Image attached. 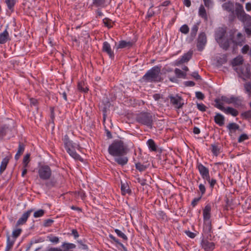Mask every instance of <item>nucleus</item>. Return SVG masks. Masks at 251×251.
<instances>
[{"label": "nucleus", "mask_w": 251, "mask_h": 251, "mask_svg": "<svg viewBox=\"0 0 251 251\" xmlns=\"http://www.w3.org/2000/svg\"><path fill=\"white\" fill-rule=\"evenodd\" d=\"M9 127L6 125H4L0 127V138H2L6 135Z\"/></svg>", "instance_id": "nucleus-37"}, {"label": "nucleus", "mask_w": 251, "mask_h": 251, "mask_svg": "<svg viewBox=\"0 0 251 251\" xmlns=\"http://www.w3.org/2000/svg\"><path fill=\"white\" fill-rule=\"evenodd\" d=\"M25 145L24 143L21 142H19L18 151L16 154L15 155V159L16 160H18L20 156L23 154L24 152Z\"/></svg>", "instance_id": "nucleus-22"}, {"label": "nucleus", "mask_w": 251, "mask_h": 251, "mask_svg": "<svg viewBox=\"0 0 251 251\" xmlns=\"http://www.w3.org/2000/svg\"><path fill=\"white\" fill-rule=\"evenodd\" d=\"M57 181L54 179H51L46 182L45 185L48 188L54 187L56 184Z\"/></svg>", "instance_id": "nucleus-49"}, {"label": "nucleus", "mask_w": 251, "mask_h": 251, "mask_svg": "<svg viewBox=\"0 0 251 251\" xmlns=\"http://www.w3.org/2000/svg\"><path fill=\"white\" fill-rule=\"evenodd\" d=\"M211 206L210 204H206L203 209V231L211 236L212 225L210 220Z\"/></svg>", "instance_id": "nucleus-5"}, {"label": "nucleus", "mask_w": 251, "mask_h": 251, "mask_svg": "<svg viewBox=\"0 0 251 251\" xmlns=\"http://www.w3.org/2000/svg\"><path fill=\"white\" fill-rule=\"evenodd\" d=\"M241 116L244 119H251V109L242 113Z\"/></svg>", "instance_id": "nucleus-47"}, {"label": "nucleus", "mask_w": 251, "mask_h": 251, "mask_svg": "<svg viewBox=\"0 0 251 251\" xmlns=\"http://www.w3.org/2000/svg\"><path fill=\"white\" fill-rule=\"evenodd\" d=\"M53 220L50 219L45 220L44 221L43 226L45 227L50 226L51 225V224L53 223Z\"/></svg>", "instance_id": "nucleus-53"}, {"label": "nucleus", "mask_w": 251, "mask_h": 251, "mask_svg": "<svg viewBox=\"0 0 251 251\" xmlns=\"http://www.w3.org/2000/svg\"><path fill=\"white\" fill-rule=\"evenodd\" d=\"M62 247L64 249V250H69L70 249H75L76 247L75 244L73 243H64L62 245Z\"/></svg>", "instance_id": "nucleus-43"}, {"label": "nucleus", "mask_w": 251, "mask_h": 251, "mask_svg": "<svg viewBox=\"0 0 251 251\" xmlns=\"http://www.w3.org/2000/svg\"><path fill=\"white\" fill-rule=\"evenodd\" d=\"M199 23H197L192 27L191 31V36L192 37H195L196 36L199 29Z\"/></svg>", "instance_id": "nucleus-44"}, {"label": "nucleus", "mask_w": 251, "mask_h": 251, "mask_svg": "<svg viewBox=\"0 0 251 251\" xmlns=\"http://www.w3.org/2000/svg\"><path fill=\"white\" fill-rule=\"evenodd\" d=\"M169 98L170 99L171 103H172L175 108L177 109H180L182 108L183 105V103L181 102L182 98L180 97H174L172 95L169 96Z\"/></svg>", "instance_id": "nucleus-12"}, {"label": "nucleus", "mask_w": 251, "mask_h": 251, "mask_svg": "<svg viewBox=\"0 0 251 251\" xmlns=\"http://www.w3.org/2000/svg\"><path fill=\"white\" fill-rule=\"evenodd\" d=\"M231 36V39L232 42L234 44V45L242 46L244 43L245 38L243 36L242 34L240 32H239L237 34L236 39L233 40L232 36L231 35H230Z\"/></svg>", "instance_id": "nucleus-16"}, {"label": "nucleus", "mask_w": 251, "mask_h": 251, "mask_svg": "<svg viewBox=\"0 0 251 251\" xmlns=\"http://www.w3.org/2000/svg\"><path fill=\"white\" fill-rule=\"evenodd\" d=\"M245 93L249 96H251V82H248L244 85Z\"/></svg>", "instance_id": "nucleus-42"}, {"label": "nucleus", "mask_w": 251, "mask_h": 251, "mask_svg": "<svg viewBox=\"0 0 251 251\" xmlns=\"http://www.w3.org/2000/svg\"><path fill=\"white\" fill-rule=\"evenodd\" d=\"M10 40L9 33L6 29L0 33V44H4Z\"/></svg>", "instance_id": "nucleus-21"}, {"label": "nucleus", "mask_w": 251, "mask_h": 251, "mask_svg": "<svg viewBox=\"0 0 251 251\" xmlns=\"http://www.w3.org/2000/svg\"><path fill=\"white\" fill-rule=\"evenodd\" d=\"M227 128L229 129L230 132H235L236 130L239 129L240 126L235 123H231L227 126Z\"/></svg>", "instance_id": "nucleus-33"}, {"label": "nucleus", "mask_w": 251, "mask_h": 251, "mask_svg": "<svg viewBox=\"0 0 251 251\" xmlns=\"http://www.w3.org/2000/svg\"><path fill=\"white\" fill-rule=\"evenodd\" d=\"M196 96L197 99L201 100H203L204 98V94L201 92H197L196 93Z\"/></svg>", "instance_id": "nucleus-60"}, {"label": "nucleus", "mask_w": 251, "mask_h": 251, "mask_svg": "<svg viewBox=\"0 0 251 251\" xmlns=\"http://www.w3.org/2000/svg\"><path fill=\"white\" fill-rule=\"evenodd\" d=\"M115 232L119 237L122 238L124 241H127V237L121 230L118 229H115Z\"/></svg>", "instance_id": "nucleus-46"}, {"label": "nucleus", "mask_w": 251, "mask_h": 251, "mask_svg": "<svg viewBox=\"0 0 251 251\" xmlns=\"http://www.w3.org/2000/svg\"><path fill=\"white\" fill-rule=\"evenodd\" d=\"M8 8L12 10L16 3V0H4Z\"/></svg>", "instance_id": "nucleus-41"}, {"label": "nucleus", "mask_w": 251, "mask_h": 251, "mask_svg": "<svg viewBox=\"0 0 251 251\" xmlns=\"http://www.w3.org/2000/svg\"><path fill=\"white\" fill-rule=\"evenodd\" d=\"M210 184V186L211 188H213L216 183V180L214 178L210 179V176H209V180H207Z\"/></svg>", "instance_id": "nucleus-63"}, {"label": "nucleus", "mask_w": 251, "mask_h": 251, "mask_svg": "<svg viewBox=\"0 0 251 251\" xmlns=\"http://www.w3.org/2000/svg\"><path fill=\"white\" fill-rule=\"evenodd\" d=\"M50 117L51 120V122L53 123L54 120L55 119L54 108L53 107H50Z\"/></svg>", "instance_id": "nucleus-56"}, {"label": "nucleus", "mask_w": 251, "mask_h": 251, "mask_svg": "<svg viewBox=\"0 0 251 251\" xmlns=\"http://www.w3.org/2000/svg\"><path fill=\"white\" fill-rule=\"evenodd\" d=\"M15 241V239H11L10 236L7 235L6 240V247L5 251H9L10 250H11L14 244Z\"/></svg>", "instance_id": "nucleus-30"}, {"label": "nucleus", "mask_w": 251, "mask_h": 251, "mask_svg": "<svg viewBox=\"0 0 251 251\" xmlns=\"http://www.w3.org/2000/svg\"><path fill=\"white\" fill-rule=\"evenodd\" d=\"M240 73L242 75V79L245 80L246 79L250 78L251 76V72L249 67H242L240 70Z\"/></svg>", "instance_id": "nucleus-18"}, {"label": "nucleus", "mask_w": 251, "mask_h": 251, "mask_svg": "<svg viewBox=\"0 0 251 251\" xmlns=\"http://www.w3.org/2000/svg\"><path fill=\"white\" fill-rule=\"evenodd\" d=\"M244 60L243 57L240 56H238L234 58L232 61V64L233 66H238L242 65L243 63Z\"/></svg>", "instance_id": "nucleus-35"}, {"label": "nucleus", "mask_w": 251, "mask_h": 251, "mask_svg": "<svg viewBox=\"0 0 251 251\" xmlns=\"http://www.w3.org/2000/svg\"><path fill=\"white\" fill-rule=\"evenodd\" d=\"M201 244L205 251H213L215 249V244L208 241L207 239H202Z\"/></svg>", "instance_id": "nucleus-15"}, {"label": "nucleus", "mask_w": 251, "mask_h": 251, "mask_svg": "<svg viewBox=\"0 0 251 251\" xmlns=\"http://www.w3.org/2000/svg\"><path fill=\"white\" fill-rule=\"evenodd\" d=\"M184 232L188 237L191 238H194L196 236V234L195 233L192 232L189 230H185Z\"/></svg>", "instance_id": "nucleus-59"}, {"label": "nucleus", "mask_w": 251, "mask_h": 251, "mask_svg": "<svg viewBox=\"0 0 251 251\" xmlns=\"http://www.w3.org/2000/svg\"><path fill=\"white\" fill-rule=\"evenodd\" d=\"M121 190L123 195H125L127 194L129 195L131 193V190L126 182H121Z\"/></svg>", "instance_id": "nucleus-24"}, {"label": "nucleus", "mask_w": 251, "mask_h": 251, "mask_svg": "<svg viewBox=\"0 0 251 251\" xmlns=\"http://www.w3.org/2000/svg\"><path fill=\"white\" fill-rule=\"evenodd\" d=\"M106 0H93L92 5L96 7L104 8L106 6Z\"/></svg>", "instance_id": "nucleus-26"}, {"label": "nucleus", "mask_w": 251, "mask_h": 251, "mask_svg": "<svg viewBox=\"0 0 251 251\" xmlns=\"http://www.w3.org/2000/svg\"><path fill=\"white\" fill-rule=\"evenodd\" d=\"M63 141L67 152L75 160L83 162V159L76 152V150L82 152L83 149L79 143L74 142L67 135L64 136Z\"/></svg>", "instance_id": "nucleus-3"}, {"label": "nucleus", "mask_w": 251, "mask_h": 251, "mask_svg": "<svg viewBox=\"0 0 251 251\" xmlns=\"http://www.w3.org/2000/svg\"><path fill=\"white\" fill-rule=\"evenodd\" d=\"M38 174L39 177L44 180H49L52 174L50 168L47 165L41 166L38 169Z\"/></svg>", "instance_id": "nucleus-7"}, {"label": "nucleus", "mask_w": 251, "mask_h": 251, "mask_svg": "<svg viewBox=\"0 0 251 251\" xmlns=\"http://www.w3.org/2000/svg\"><path fill=\"white\" fill-rule=\"evenodd\" d=\"M77 89L81 92L87 93L88 88L86 86L85 83L83 81H79L77 83Z\"/></svg>", "instance_id": "nucleus-28"}, {"label": "nucleus", "mask_w": 251, "mask_h": 251, "mask_svg": "<svg viewBox=\"0 0 251 251\" xmlns=\"http://www.w3.org/2000/svg\"><path fill=\"white\" fill-rule=\"evenodd\" d=\"M160 67L155 66L148 70L142 77V81L144 82H158L162 80L160 75Z\"/></svg>", "instance_id": "nucleus-4"}, {"label": "nucleus", "mask_w": 251, "mask_h": 251, "mask_svg": "<svg viewBox=\"0 0 251 251\" xmlns=\"http://www.w3.org/2000/svg\"><path fill=\"white\" fill-rule=\"evenodd\" d=\"M150 164H142L140 162H135V166L136 170L142 172L146 171L149 167Z\"/></svg>", "instance_id": "nucleus-29"}, {"label": "nucleus", "mask_w": 251, "mask_h": 251, "mask_svg": "<svg viewBox=\"0 0 251 251\" xmlns=\"http://www.w3.org/2000/svg\"><path fill=\"white\" fill-rule=\"evenodd\" d=\"M243 99L240 97L232 96V103L235 107H239L242 105Z\"/></svg>", "instance_id": "nucleus-25"}, {"label": "nucleus", "mask_w": 251, "mask_h": 251, "mask_svg": "<svg viewBox=\"0 0 251 251\" xmlns=\"http://www.w3.org/2000/svg\"><path fill=\"white\" fill-rule=\"evenodd\" d=\"M104 25L108 28H111L113 27L112 21L108 18H105L102 20Z\"/></svg>", "instance_id": "nucleus-40"}, {"label": "nucleus", "mask_w": 251, "mask_h": 251, "mask_svg": "<svg viewBox=\"0 0 251 251\" xmlns=\"http://www.w3.org/2000/svg\"><path fill=\"white\" fill-rule=\"evenodd\" d=\"M250 50V47L248 45H245L243 46L241 50L243 54H246Z\"/></svg>", "instance_id": "nucleus-58"}, {"label": "nucleus", "mask_w": 251, "mask_h": 251, "mask_svg": "<svg viewBox=\"0 0 251 251\" xmlns=\"http://www.w3.org/2000/svg\"><path fill=\"white\" fill-rule=\"evenodd\" d=\"M22 231V230L21 228H18L14 230L12 232V239H15V241L16 238H18L20 235Z\"/></svg>", "instance_id": "nucleus-48"}, {"label": "nucleus", "mask_w": 251, "mask_h": 251, "mask_svg": "<svg viewBox=\"0 0 251 251\" xmlns=\"http://www.w3.org/2000/svg\"><path fill=\"white\" fill-rule=\"evenodd\" d=\"M191 76L193 77L196 80H200L201 79V76L199 75L198 72H194L192 73L191 74Z\"/></svg>", "instance_id": "nucleus-62"}, {"label": "nucleus", "mask_w": 251, "mask_h": 251, "mask_svg": "<svg viewBox=\"0 0 251 251\" xmlns=\"http://www.w3.org/2000/svg\"><path fill=\"white\" fill-rule=\"evenodd\" d=\"M224 10L229 13L228 20L230 22H233L237 17L242 22L245 23L244 28L248 36H251V16L246 13L242 4L239 2L235 4L231 0H228L222 4Z\"/></svg>", "instance_id": "nucleus-1"}, {"label": "nucleus", "mask_w": 251, "mask_h": 251, "mask_svg": "<svg viewBox=\"0 0 251 251\" xmlns=\"http://www.w3.org/2000/svg\"><path fill=\"white\" fill-rule=\"evenodd\" d=\"M227 61V55L223 54L217 57V62L220 65H222L226 63Z\"/></svg>", "instance_id": "nucleus-34"}, {"label": "nucleus", "mask_w": 251, "mask_h": 251, "mask_svg": "<svg viewBox=\"0 0 251 251\" xmlns=\"http://www.w3.org/2000/svg\"><path fill=\"white\" fill-rule=\"evenodd\" d=\"M137 123L151 128L153 125V116L151 113L148 112H141L136 115Z\"/></svg>", "instance_id": "nucleus-6"}, {"label": "nucleus", "mask_w": 251, "mask_h": 251, "mask_svg": "<svg viewBox=\"0 0 251 251\" xmlns=\"http://www.w3.org/2000/svg\"><path fill=\"white\" fill-rule=\"evenodd\" d=\"M102 51L106 53L110 58L114 59L115 54L112 50L110 44L107 41H105L102 44Z\"/></svg>", "instance_id": "nucleus-11"}, {"label": "nucleus", "mask_w": 251, "mask_h": 251, "mask_svg": "<svg viewBox=\"0 0 251 251\" xmlns=\"http://www.w3.org/2000/svg\"><path fill=\"white\" fill-rule=\"evenodd\" d=\"M207 42V38L205 32H201L197 39V47L199 51H202Z\"/></svg>", "instance_id": "nucleus-8"}, {"label": "nucleus", "mask_w": 251, "mask_h": 251, "mask_svg": "<svg viewBox=\"0 0 251 251\" xmlns=\"http://www.w3.org/2000/svg\"><path fill=\"white\" fill-rule=\"evenodd\" d=\"M175 73L177 78H186V73L182 72L178 68L175 69Z\"/></svg>", "instance_id": "nucleus-38"}, {"label": "nucleus", "mask_w": 251, "mask_h": 251, "mask_svg": "<svg viewBox=\"0 0 251 251\" xmlns=\"http://www.w3.org/2000/svg\"><path fill=\"white\" fill-rule=\"evenodd\" d=\"M232 96L230 97H227L225 96H222L220 98H216L214 100V102L215 104H214V106L216 107V105L219 103L223 106L224 103L230 104H232Z\"/></svg>", "instance_id": "nucleus-13"}, {"label": "nucleus", "mask_w": 251, "mask_h": 251, "mask_svg": "<svg viewBox=\"0 0 251 251\" xmlns=\"http://www.w3.org/2000/svg\"><path fill=\"white\" fill-rule=\"evenodd\" d=\"M197 168L198 169L200 175L203 179L209 180V171L207 167L201 163L198 162L197 164Z\"/></svg>", "instance_id": "nucleus-10"}, {"label": "nucleus", "mask_w": 251, "mask_h": 251, "mask_svg": "<svg viewBox=\"0 0 251 251\" xmlns=\"http://www.w3.org/2000/svg\"><path fill=\"white\" fill-rule=\"evenodd\" d=\"M192 56V52L189 51L184 53L181 57V60L184 63L187 62Z\"/></svg>", "instance_id": "nucleus-39"}, {"label": "nucleus", "mask_w": 251, "mask_h": 251, "mask_svg": "<svg viewBox=\"0 0 251 251\" xmlns=\"http://www.w3.org/2000/svg\"><path fill=\"white\" fill-rule=\"evenodd\" d=\"M226 29L223 27H219L217 30L216 31L215 33V38L217 42L221 40L222 39H224L226 33Z\"/></svg>", "instance_id": "nucleus-17"}, {"label": "nucleus", "mask_w": 251, "mask_h": 251, "mask_svg": "<svg viewBox=\"0 0 251 251\" xmlns=\"http://www.w3.org/2000/svg\"><path fill=\"white\" fill-rule=\"evenodd\" d=\"M147 144L149 147V150L151 151H156L157 146L155 143L154 140L150 139L147 141Z\"/></svg>", "instance_id": "nucleus-31"}, {"label": "nucleus", "mask_w": 251, "mask_h": 251, "mask_svg": "<svg viewBox=\"0 0 251 251\" xmlns=\"http://www.w3.org/2000/svg\"><path fill=\"white\" fill-rule=\"evenodd\" d=\"M184 62L181 60V58L176 60L173 63L174 66H178L180 64L183 63Z\"/></svg>", "instance_id": "nucleus-64"}, {"label": "nucleus", "mask_w": 251, "mask_h": 251, "mask_svg": "<svg viewBox=\"0 0 251 251\" xmlns=\"http://www.w3.org/2000/svg\"><path fill=\"white\" fill-rule=\"evenodd\" d=\"M211 151L213 155L217 156L220 153V148L216 144H211Z\"/></svg>", "instance_id": "nucleus-36"}, {"label": "nucleus", "mask_w": 251, "mask_h": 251, "mask_svg": "<svg viewBox=\"0 0 251 251\" xmlns=\"http://www.w3.org/2000/svg\"><path fill=\"white\" fill-rule=\"evenodd\" d=\"M199 15L204 19L205 20H207V15L206 14V10L205 9L203 5H201L199 9Z\"/></svg>", "instance_id": "nucleus-32"}, {"label": "nucleus", "mask_w": 251, "mask_h": 251, "mask_svg": "<svg viewBox=\"0 0 251 251\" xmlns=\"http://www.w3.org/2000/svg\"><path fill=\"white\" fill-rule=\"evenodd\" d=\"M201 198V196H200L199 198H196L194 199L193 200V201H192L191 205L193 207H195L197 205L198 202L200 201Z\"/></svg>", "instance_id": "nucleus-57"}, {"label": "nucleus", "mask_w": 251, "mask_h": 251, "mask_svg": "<svg viewBox=\"0 0 251 251\" xmlns=\"http://www.w3.org/2000/svg\"><path fill=\"white\" fill-rule=\"evenodd\" d=\"M199 188L200 191H201V196L202 197V195L203 194H204L205 193V191H206L205 187L203 184H200L199 186Z\"/></svg>", "instance_id": "nucleus-61"}, {"label": "nucleus", "mask_w": 251, "mask_h": 251, "mask_svg": "<svg viewBox=\"0 0 251 251\" xmlns=\"http://www.w3.org/2000/svg\"><path fill=\"white\" fill-rule=\"evenodd\" d=\"M133 42L131 41H126L125 40H121L119 42V45L118 46V49H129L133 46Z\"/></svg>", "instance_id": "nucleus-23"}, {"label": "nucleus", "mask_w": 251, "mask_h": 251, "mask_svg": "<svg viewBox=\"0 0 251 251\" xmlns=\"http://www.w3.org/2000/svg\"><path fill=\"white\" fill-rule=\"evenodd\" d=\"M129 151L128 145L121 139L113 140L108 148L109 154L114 157V161L122 166L126 165L128 162V158L126 155Z\"/></svg>", "instance_id": "nucleus-2"}, {"label": "nucleus", "mask_w": 251, "mask_h": 251, "mask_svg": "<svg viewBox=\"0 0 251 251\" xmlns=\"http://www.w3.org/2000/svg\"><path fill=\"white\" fill-rule=\"evenodd\" d=\"M231 40V37L230 39H222L221 40L217 42L220 47L225 50H227L230 46V41Z\"/></svg>", "instance_id": "nucleus-19"}, {"label": "nucleus", "mask_w": 251, "mask_h": 251, "mask_svg": "<svg viewBox=\"0 0 251 251\" xmlns=\"http://www.w3.org/2000/svg\"><path fill=\"white\" fill-rule=\"evenodd\" d=\"M30 154L27 153L24 157L23 164L24 168H27L28 164L30 161Z\"/></svg>", "instance_id": "nucleus-45"}, {"label": "nucleus", "mask_w": 251, "mask_h": 251, "mask_svg": "<svg viewBox=\"0 0 251 251\" xmlns=\"http://www.w3.org/2000/svg\"><path fill=\"white\" fill-rule=\"evenodd\" d=\"M216 107L223 111L226 114L231 115L233 117H236L239 114L238 111L231 107H227L226 108H225L224 106L218 103L216 105Z\"/></svg>", "instance_id": "nucleus-9"}, {"label": "nucleus", "mask_w": 251, "mask_h": 251, "mask_svg": "<svg viewBox=\"0 0 251 251\" xmlns=\"http://www.w3.org/2000/svg\"><path fill=\"white\" fill-rule=\"evenodd\" d=\"M225 121V117L220 113H216L214 116L215 123L220 126L224 125Z\"/></svg>", "instance_id": "nucleus-20"}, {"label": "nucleus", "mask_w": 251, "mask_h": 251, "mask_svg": "<svg viewBox=\"0 0 251 251\" xmlns=\"http://www.w3.org/2000/svg\"><path fill=\"white\" fill-rule=\"evenodd\" d=\"M179 31L182 33L186 34L188 33V32L189 31V28L187 25L185 24V25H182L180 27Z\"/></svg>", "instance_id": "nucleus-51"}, {"label": "nucleus", "mask_w": 251, "mask_h": 251, "mask_svg": "<svg viewBox=\"0 0 251 251\" xmlns=\"http://www.w3.org/2000/svg\"><path fill=\"white\" fill-rule=\"evenodd\" d=\"M197 106L198 109L201 112H204L206 110V106L202 103H197Z\"/></svg>", "instance_id": "nucleus-52"}, {"label": "nucleus", "mask_w": 251, "mask_h": 251, "mask_svg": "<svg viewBox=\"0 0 251 251\" xmlns=\"http://www.w3.org/2000/svg\"><path fill=\"white\" fill-rule=\"evenodd\" d=\"M48 238L49 239L50 241L55 244L58 243L59 241L58 237L56 236H48Z\"/></svg>", "instance_id": "nucleus-54"}, {"label": "nucleus", "mask_w": 251, "mask_h": 251, "mask_svg": "<svg viewBox=\"0 0 251 251\" xmlns=\"http://www.w3.org/2000/svg\"><path fill=\"white\" fill-rule=\"evenodd\" d=\"M249 139L248 136L246 134H241L238 139V142L239 143L242 142L245 140H246Z\"/></svg>", "instance_id": "nucleus-55"}, {"label": "nucleus", "mask_w": 251, "mask_h": 251, "mask_svg": "<svg viewBox=\"0 0 251 251\" xmlns=\"http://www.w3.org/2000/svg\"><path fill=\"white\" fill-rule=\"evenodd\" d=\"M45 213V211L43 209H39L34 213L33 216L34 218H39L42 217Z\"/></svg>", "instance_id": "nucleus-50"}, {"label": "nucleus", "mask_w": 251, "mask_h": 251, "mask_svg": "<svg viewBox=\"0 0 251 251\" xmlns=\"http://www.w3.org/2000/svg\"><path fill=\"white\" fill-rule=\"evenodd\" d=\"M9 161V158L7 156L2 159L0 166V175H1L6 169Z\"/></svg>", "instance_id": "nucleus-27"}, {"label": "nucleus", "mask_w": 251, "mask_h": 251, "mask_svg": "<svg viewBox=\"0 0 251 251\" xmlns=\"http://www.w3.org/2000/svg\"><path fill=\"white\" fill-rule=\"evenodd\" d=\"M33 211L32 209L28 210L24 213L21 217L19 219L16 223V226L23 225L26 223L28 217L30 216L31 212Z\"/></svg>", "instance_id": "nucleus-14"}]
</instances>
